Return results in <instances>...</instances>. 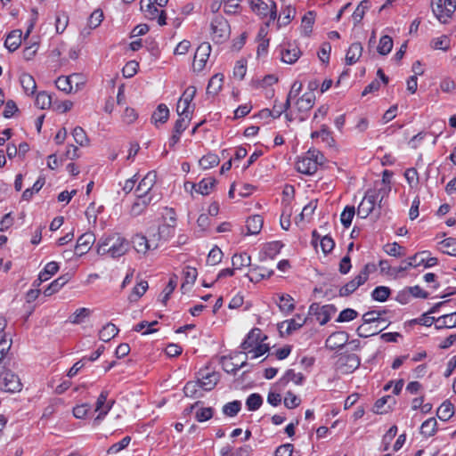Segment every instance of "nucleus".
Listing matches in <instances>:
<instances>
[{"label":"nucleus","mask_w":456,"mask_h":456,"mask_svg":"<svg viewBox=\"0 0 456 456\" xmlns=\"http://www.w3.org/2000/svg\"><path fill=\"white\" fill-rule=\"evenodd\" d=\"M439 250L449 256H456V239L450 237L439 242Z\"/></svg>","instance_id":"45"},{"label":"nucleus","mask_w":456,"mask_h":456,"mask_svg":"<svg viewBox=\"0 0 456 456\" xmlns=\"http://www.w3.org/2000/svg\"><path fill=\"white\" fill-rule=\"evenodd\" d=\"M368 192H374L378 196L379 208H381V203L385 198H387L391 191V185L376 184L374 190H369Z\"/></svg>","instance_id":"53"},{"label":"nucleus","mask_w":456,"mask_h":456,"mask_svg":"<svg viewBox=\"0 0 456 456\" xmlns=\"http://www.w3.org/2000/svg\"><path fill=\"white\" fill-rule=\"evenodd\" d=\"M169 109L164 103H160L151 116V121L157 126L159 123L164 124L168 120Z\"/></svg>","instance_id":"38"},{"label":"nucleus","mask_w":456,"mask_h":456,"mask_svg":"<svg viewBox=\"0 0 456 456\" xmlns=\"http://www.w3.org/2000/svg\"><path fill=\"white\" fill-rule=\"evenodd\" d=\"M349 335L346 331H336L330 334L325 341V346L330 350L343 347L348 341Z\"/></svg>","instance_id":"23"},{"label":"nucleus","mask_w":456,"mask_h":456,"mask_svg":"<svg viewBox=\"0 0 456 456\" xmlns=\"http://www.w3.org/2000/svg\"><path fill=\"white\" fill-rule=\"evenodd\" d=\"M393 48V39L389 36H383L380 37L379 45L377 47L378 53L381 55L388 54Z\"/></svg>","instance_id":"51"},{"label":"nucleus","mask_w":456,"mask_h":456,"mask_svg":"<svg viewBox=\"0 0 456 456\" xmlns=\"http://www.w3.org/2000/svg\"><path fill=\"white\" fill-rule=\"evenodd\" d=\"M289 106L290 103L287 100L284 103L275 101L272 110H265L263 112H267L273 118H278L289 108Z\"/></svg>","instance_id":"50"},{"label":"nucleus","mask_w":456,"mask_h":456,"mask_svg":"<svg viewBox=\"0 0 456 456\" xmlns=\"http://www.w3.org/2000/svg\"><path fill=\"white\" fill-rule=\"evenodd\" d=\"M336 312L337 308L333 305H320L314 303L309 307V314L314 315L321 325L326 324Z\"/></svg>","instance_id":"13"},{"label":"nucleus","mask_w":456,"mask_h":456,"mask_svg":"<svg viewBox=\"0 0 456 456\" xmlns=\"http://www.w3.org/2000/svg\"><path fill=\"white\" fill-rule=\"evenodd\" d=\"M91 314V310L86 307H81L77 309L72 316L70 317V322L74 324L81 323L86 317Z\"/></svg>","instance_id":"64"},{"label":"nucleus","mask_w":456,"mask_h":456,"mask_svg":"<svg viewBox=\"0 0 456 456\" xmlns=\"http://www.w3.org/2000/svg\"><path fill=\"white\" fill-rule=\"evenodd\" d=\"M156 234H150V238L142 234H135L131 240L133 248L138 254L146 255L150 250L156 249L158 240H155Z\"/></svg>","instance_id":"10"},{"label":"nucleus","mask_w":456,"mask_h":456,"mask_svg":"<svg viewBox=\"0 0 456 456\" xmlns=\"http://www.w3.org/2000/svg\"><path fill=\"white\" fill-rule=\"evenodd\" d=\"M453 415V405L451 403H443L437 410V416L442 420H447Z\"/></svg>","instance_id":"60"},{"label":"nucleus","mask_w":456,"mask_h":456,"mask_svg":"<svg viewBox=\"0 0 456 456\" xmlns=\"http://www.w3.org/2000/svg\"><path fill=\"white\" fill-rule=\"evenodd\" d=\"M431 47L435 50L448 51L451 46V40L448 36L442 35L435 37L430 42Z\"/></svg>","instance_id":"49"},{"label":"nucleus","mask_w":456,"mask_h":456,"mask_svg":"<svg viewBox=\"0 0 456 456\" xmlns=\"http://www.w3.org/2000/svg\"><path fill=\"white\" fill-rule=\"evenodd\" d=\"M157 175L154 171L148 172L137 184L134 194L149 197L155 200H161V192L156 185Z\"/></svg>","instance_id":"4"},{"label":"nucleus","mask_w":456,"mask_h":456,"mask_svg":"<svg viewBox=\"0 0 456 456\" xmlns=\"http://www.w3.org/2000/svg\"><path fill=\"white\" fill-rule=\"evenodd\" d=\"M95 241V236L92 232L83 233L77 240L75 247L76 254L83 256L87 253Z\"/></svg>","instance_id":"24"},{"label":"nucleus","mask_w":456,"mask_h":456,"mask_svg":"<svg viewBox=\"0 0 456 456\" xmlns=\"http://www.w3.org/2000/svg\"><path fill=\"white\" fill-rule=\"evenodd\" d=\"M35 104L41 110L48 109L52 105V96L46 92H40L36 97Z\"/></svg>","instance_id":"56"},{"label":"nucleus","mask_w":456,"mask_h":456,"mask_svg":"<svg viewBox=\"0 0 456 456\" xmlns=\"http://www.w3.org/2000/svg\"><path fill=\"white\" fill-rule=\"evenodd\" d=\"M148 289V282L145 281H139L134 288L133 289V291L129 295V300L131 302L137 301L147 290Z\"/></svg>","instance_id":"54"},{"label":"nucleus","mask_w":456,"mask_h":456,"mask_svg":"<svg viewBox=\"0 0 456 456\" xmlns=\"http://www.w3.org/2000/svg\"><path fill=\"white\" fill-rule=\"evenodd\" d=\"M430 252L428 250L416 253L414 256H410L404 260L400 266L395 269V273H401L408 270L411 267H418L423 265L425 268H430L437 265L438 260L436 257L429 256Z\"/></svg>","instance_id":"5"},{"label":"nucleus","mask_w":456,"mask_h":456,"mask_svg":"<svg viewBox=\"0 0 456 456\" xmlns=\"http://www.w3.org/2000/svg\"><path fill=\"white\" fill-rule=\"evenodd\" d=\"M196 87L195 86H188L182 96L179 98L177 105H176V112L177 115H190L191 117L193 112V107L191 106V103L195 97L196 94Z\"/></svg>","instance_id":"12"},{"label":"nucleus","mask_w":456,"mask_h":456,"mask_svg":"<svg viewBox=\"0 0 456 456\" xmlns=\"http://www.w3.org/2000/svg\"><path fill=\"white\" fill-rule=\"evenodd\" d=\"M263 403V398L259 394L254 393L248 395L246 400V406L248 411H256Z\"/></svg>","instance_id":"61"},{"label":"nucleus","mask_w":456,"mask_h":456,"mask_svg":"<svg viewBox=\"0 0 456 456\" xmlns=\"http://www.w3.org/2000/svg\"><path fill=\"white\" fill-rule=\"evenodd\" d=\"M232 265L235 270L251 265V256L247 253L234 254L232 257Z\"/></svg>","instance_id":"43"},{"label":"nucleus","mask_w":456,"mask_h":456,"mask_svg":"<svg viewBox=\"0 0 456 456\" xmlns=\"http://www.w3.org/2000/svg\"><path fill=\"white\" fill-rule=\"evenodd\" d=\"M354 215H355L354 207V206H346L340 215L341 224L346 228H348L352 224V220H353Z\"/></svg>","instance_id":"55"},{"label":"nucleus","mask_w":456,"mask_h":456,"mask_svg":"<svg viewBox=\"0 0 456 456\" xmlns=\"http://www.w3.org/2000/svg\"><path fill=\"white\" fill-rule=\"evenodd\" d=\"M250 4L252 11L256 14L262 18L269 17L267 25H269L270 21L277 19V5L274 1L271 0L269 3H265L263 0H252Z\"/></svg>","instance_id":"8"},{"label":"nucleus","mask_w":456,"mask_h":456,"mask_svg":"<svg viewBox=\"0 0 456 456\" xmlns=\"http://www.w3.org/2000/svg\"><path fill=\"white\" fill-rule=\"evenodd\" d=\"M212 38L216 43L224 42L230 36L231 29L228 21L222 16H216L211 21Z\"/></svg>","instance_id":"9"},{"label":"nucleus","mask_w":456,"mask_h":456,"mask_svg":"<svg viewBox=\"0 0 456 456\" xmlns=\"http://www.w3.org/2000/svg\"><path fill=\"white\" fill-rule=\"evenodd\" d=\"M130 248V242L122 235L113 233L102 237L96 246L97 254L118 258L126 255Z\"/></svg>","instance_id":"1"},{"label":"nucleus","mask_w":456,"mask_h":456,"mask_svg":"<svg viewBox=\"0 0 456 456\" xmlns=\"http://www.w3.org/2000/svg\"><path fill=\"white\" fill-rule=\"evenodd\" d=\"M296 9L291 5H286L281 12V16L278 19L279 27L288 25L295 17Z\"/></svg>","instance_id":"48"},{"label":"nucleus","mask_w":456,"mask_h":456,"mask_svg":"<svg viewBox=\"0 0 456 456\" xmlns=\"http://www.w3.org/2000/svg\"><path fill=\"white\" fill-rule=\"evenodd\" d=\"M369 277L368 266L363 269L352 281H348L339 289V295L342 297L349 296L354 292L361 285L364 284Z\"/></svg>","instance_id":"15"},{"label":"nucleus","mask_w":456,"mask_h":456,"mask_svg":"<svg viewBox=\"0 0 456 456\" xmlns=\"http://www.w3.org/2000/svg\"><path fill=\"white\" fill-rule=\"evenodd\" d=\"M266 337L262 336V331L258 328L252 329L241 343V348L249 359H256L265 354L269 346L264 343Z\"/></svg>","instance_id":"2"},{"label":"nucleus","mask_w":456,"mask_h":456,"mask_svg":"<svg viewBox=\"0 0 456 456\" xmlns=\"http://www.w3.org/2000/svg\"><path fill=\"white\" fill-rule=\"evenodd\" d=\"M175 226L167 224H162L159 225L158 232H153L152 234H156L155 240H158V245L161 240H168L175 234Z\"/></svg>","instance_id":"37"},{"label":"nucleus","mask_w":456,"mask_h":456,"mask_svg":"<svg viewBox=\"0 0 456 456\" xmlns=\"http://www.w3.org/2000/svg\"><path fill=\"white\" fill-rule=\"evenodd\" d=\"M70 276L69 273L61 275L53 281L48 287L44 290L45 297H50L58 292L65 284L69 282Z\"/></svg>","instance_id":"32"},{"label":"nucleus","mask_w":456,"mask_h":456,"mask_svg":"<svg viewBox=\"0 0 456 456\" xmlns=\"http://www.w3.org/2000/svg\"><path fill=\"white\" fill-rule=\"evenodd\" d=\"M456 327V312L444 314L436 320V329H452Z\"/></svg>","instance_id":"35"},{"label":"nucleus","mask_w":456,"mask_h":456,"mask_svg":"<svg viewBox=\"0 0 456 456\" xmlns=\"http://www.w3.org/2000/svg\"><path fill=\"white\" fill-rule=\"evenodd\" d=\"M21 382L17 375L11 371H5L0 377V388L6 392H19L21 389Z\"/></svg>","instance_id":"19"},{"label":"nucleus","mask_w":456,"mask_h":456,"mask_svg":"<svg viewBox=\"0 0 456 456\" xmlns=\"http://www.w3.org/2000/svg\"><path fill=\"white\" fill-rule=\"evenodd\" d=\"M73 138L75 142L80 146H87L89 143V139L85 132V130L80 126H76L72 132Z\"/></svg>","instance_id":"62"},{"label":"nucleus","mask_w":456,"mask_h":456,"mask_svg":"<svg viewBox=\"0 0 456 456\" xmlns=\"http://www.w3.org/2000/svg\"><path fill=\"white\" fill-rule=\"evenodd\" d=\"M118 333V329L113 323H107L99 331V338L103 342H108L115 338Z\"/></svg>","instance_id":"42"},{"label":"nucleus","mask_w":456,"mask_h":456,"mask_svg":"<svg viewBox=\"0 0 456 456\" xmlns=\"http://www.w3.org/2000/svg\"><path fill=\"white\" fill-rule=\"evenodd\" d=\"M103 20V12L100 9L94 10L87 20L88 30L84 28L82 33L90 34V30L98 28Z\"/></svg>","instance_id":"41"},{"label":"nucleus","mask_w":456,"mask_h":456,"mask_svg":"<svg viewBox=\"0 0 456 456\" xmlns=\"http://www.w3.org/2000/svg\"><path fill=\"white\" fill-rule=\"evenodd\" d=\"M264 218L260 215L249 216L246 221L247 233L246 235L258 234L263 227Z\"/></svg>","instance_id":"31"},{"label":"nucleus","mask_w":456,"mask_h":456,"mask_svg":"<svg viewBox=\"0 0 456 456\" xmlns=\"http://www.w3.org/2000/svg\"><path fill=\"white\" fill-rule=\"evenodd\" d=\"M432 12L441 23H447L456 10V0H433Z\"/></svg>","instance_id":"6"},{"label":"nucleus","mask_w":456,"mask_h":456,"mask_svg":"<svg viewBox=\"0 0 456 456\" xmlns=\"http://www.w3.org/2000/svg\"><path fill=\"white\" fill-rule=\"evenodd\" d=\"M219 163V158L216 154L214 153H208L205 156H203L200 161L199 164L203 169H209L216 166H217Z\"/></svg>","instance_id":"52"},{"label":"nucleus","mask_w":456,"mask_h":456,"mask_svg":"<svg viewBox=\"0 0 456 456\" xmlns=\"http://www.w3.org/2000/svg\"><path fill=\"white\" fill-rule=\"evenodd\" d=\"M20 82L23 91L28 95H32L36 92L37 84L34 77L28 73H23L20 77Z\"/></svg>","instance_id":"39"},{"label":"nucleus","mask_w":456,"mask_h":456,"mask_svg":"<svg viewBox=\"0 0 456 456\" xmlns=\"http://www.w3.org/2000/svg\"><path fill=\"white\" fill-rule=\"evenodd\" d=\"M274 302L278 305L280 311L286 315L295 309L294 298L289 294H276L274 297Z\"/></svg>","instance_id":"27"},{"label":"nucleus","mask_w":456,"mask_h":456,"mask_svg":"<svg viewBox=\"0 0 456 456\" xmlns=\"http://www.w3.org/2000/svg\"><path fill=\"white\" fill-rule=\"evenodd\" d=\"M315 97L313 93H305L300 98H298L295 103L297 110V115L293 117L292 113H287L285 115L289 121H292L297 118L300 122L305 121L307 118L308 111L313 108L314 104Z\"/></svg>","instance_id":"7"},{"label":"nucleus","mask_w":456,"mask_h":456,"mask_svg":"<svg viewBox=\"0 0 456 456\" xmlns=\"http://www.w3.org/2000/svg\"><path fill=\"white\" fill-rule=\"evenodd\" d=\"M305 379L301 372H295L293 370H288L284 375L276 382V387L281 390L286 387L289 382L295 385H301Z\"/></svg>","instance_id":"25"},{"label":"nucleus","mask_w":456,"mask_h":456,"mask_svg":"<svg viewBox=\"0 0 456 456\" xmlns=\"http://www.w3.org/2000/svg\"><path fill=\"white\" fill-rule=\"evenodd\" d=\"M55 85L59 90L65 93H71L74 89V85L76 91L79 89V85H84V78L80 74L59 77L55 81Z\"/></svg>","instance_id":"14"},{"label":"nucleus","mask_w":456,"mask_h":456,"mask_svg":"<svg viewBox=\"0 0 456 456\" xmlns=\"http://www.w3.org/2000/svg\"><path fill=\"white\" fill-rule=\"evenodd\" d=\"M368 2L367 1H362L354 10V12L352 14V19L354 23V25L360 23L362 20L363 19L365 12L368 9Z\"/></svg>","instance_id":"59"},{"label":"nucleus","mask_w":456,"mask_h":456,"mask_svg":"<svg viewBox=\"0 0 456 456\" xmlns=\"http://www.w3.org/2000/svg\"><path fill=\"white\" fill-rule=\"evenodd\" d=\"M211 53V45L209 43L204 42L196 49L192 67L195 71L204 69Z\"/></svg>","instance_id":"16"},{"label":"nucleus","mask_w":456,"mask_h":456,"mask_svg":"<svg viewBox=\"0 0 456 456\" xmlns=\"http://www.w3.org/2000/svg\"><path fill=\"white\" fill-rule=\"evenodd\" d=\"M273 274V270H269L263 266L254 265L250 268L249 273L247 274V276L250 281L259 282L264 279L271 277Z\"/></svg>","instance_id":"30"},{"label":"nucleus","mask_w":456,"mask_h":456,"mask_svg":"<svg viewBox=\"0 0 456 456\" xmlns=\"http://www.w3.org/2000/svg\"><path fill=\"white\" fill-rule=\"evenodd\" d=\"M59 264L55 261L47 263L44 269L39 273L37 280L33 282V286L38 287L43 281H48L59 271Z\"/></svg>","instance_id":"29"},{"label":"nucleus","mask_w":456,"mask_h":456,"mask_svg":"<svg viewBox=\"0 0 456 456\" xmlns=\"http://www.w3.org/2000/svg\"><path fill=\"white\" fill-rule=\"evenodd\" d=\"M306 322V318L301 314H296L294 318L283 321L278 324V330L283 336L289 335L300 329Z\"/></svg>","instance_id":"18"},{"label":"nucleus","mask_w":456,"mask_h":456,"mask_svg":"<svg viewBox=\"0 0 456 456\" xmlns=\"http://www.w3.org/2000/svg\"><path fill=\"white\" fill-rule=\"evenodd\" d=\"M200 390V383L198 381V379L188 381L183 387L184 395L190 397L202 396Z\"/></svg>","instance_id":"47"},{"label":"nucleus","mask_w":456,"mask_h":456,"mask_svg":"<svg viewBox=\"0 0 456 456\" xmlns=\"http://www.w3.org/2000/svg\"><path fill=\"white\" fill-rule=\"evenodd\" d=\"M377 202L378 196L367 191L357 208L358 217L364 219L369 216L374 211Z\"/></svg>","instance_id":"17"},{"label":"nucleus","mask_w":456,"mask_h":456,"mask_svg":"<svg viewBox=\"0 0 456 456\" xmlns=\"http://www.w3.org/2000/svg\"><path fill=\"white\" fill-rule=\"evenodd\" d=\"M223 252L218 247H214L208 253L207 263L208 265H216L223 259Z\"/></svg>","instance_id":"63"},{"label":"nucleus","mask_w":456,"mask_h":456,"mask_svg":"<svg viewBox=\"0 0 456 456\" xmlns=\"http://www.w3.org/2000/svg\"><path fill=\"white\" fill-rule=\"evenodd\" d=\"M301 53L297 45L289 44L281 50V61L288 64H294L299 59Z\"/></svg>","instance_id":"28"},{"label":"nucleus","mask_w":456,"mask_h":456,"mask_svg":"<svg viewBox=\"0 0 456 456\" xmlns=\"http://www.w3.org/2000/svg\"><path fill=\"white\" fill-rule=\"evenodd\" d=\"M108 395L109 392L107 390H103L98 396L95 404V411H99V414L95 418V420H102L112 408L115 401L108 400Z\"/></svg>","instance_id":"21"},{"label":"nucleus","mask_w":456,"mask_h":456,"mask_svg":"<svg viewBox=\"0 0 456 456\" xmlns=\"http://www.w3.org/2000/svg\"><path fill=\"white\" fill-rule=\"evenodd\" d=\"M21 36H22V32L20 29H14V30L11 31L8 34V36L5 39V42H4L5 47L10 52H14L15 50H17L21 44Z\"/></svg>","instance_id":"33"},{"label":"nucleus","mask_w":456,"mask_h":456,"mask_svg":"<svg viewBox=\"0 0 456 456\" xmlns=\"http://www.w3.org/2000/svg\"><path fill=\"white\" fill-rule=\"evenodd\" d=\"M159 201L149 197L135 195V200L130 207L129 214L134 217L139 216L146 211L150 205L156 204Z\"/></svg>","instance_id":"20"},{"label":"nucleus","mask_w":456,"mask_h":456,"mask_svg":"<svg viewBox=\"0 0 456 456\" xmlns=\"http://www.w3.org/2000/svg\"><path fill=\"white\" fill-rule=\"evenodd\" d=\"M324 162L323 154L316 149H309L302 157L298 158L296 162V168L299 173L305 175L314 174L318 167Z\"/></svg>","instance_id":"3"},{"label":"nucleus","mask_w":456,"mask_h":456,"mask_svg":"<svg viewBox=\"0 0 456 456\" xmlns=\"http://www.w3.org/2000/svg\"><path fill=\"white\" fill-rule=\"evenodd\" d=\"M390 295V289L386 286H379L374 289L371 297L374 300L379 302H385Z\"/></svg>","instance_id":"57"},{"label":"nucleus","mask_w":456,"mask_h":456,"mask_svg":"<svg viewBox=\"0 0 456 456\" xmlns=\"http://www.w3.org/2000/svg\"><path fill=\"white\" fill-rule=\"evenodd\" d=\"M362 46L360 43H353L346 54V62L348 65L354 64L362 56Z\"/></svg>","instance_id":"36"},{"label":"nucleus","mask_w":456,"mask_h":456,"mask_svg":"<svg viewBox=\"0 0 456 456\" xmlns=\"http://www.w3.org/2000/svg\"><path fill=\"white\" fill-rule=\"evenodd\" d=\"M315 20V14L314 12L310 11L306 12L301 20V30L302 33L305 36H308L313 29V26Z\"/></svg>","instance_id":"46"},{"label":"nucleus","mask_w":456,"mask_h":456,"mask_svg":"<svg viewBox=\"0 0 456 456\" xmlns=\"http://www.w3.org/2000/svg\"><path fill=\"white\" fill-rule=\"evenodd\" d=\"M69 24V16L66 12H61L56 14L55 29L58 34H61Z\"/></svg>","instance_id":"58"},{"label":"nucleus","mask_w":456,"mask_h":456,"mask_svg":"<svg viewBox=\"0 0 456 456\" xmlns=\"http://www.w3.org/2000/svg\"><path fill=\"white\" fill-rule=\"evenodd\" d=\"M339 368L346 373L353 372L356 370L361 363V360L358 355L354 354H345L338 359Z\"/></svg>","instance_id":"26"},{"label":"nucleus","mask_w":456,"mask_h":456,"mask_svg":"<svg viewBox=\"0 0 456 456\" xmlns=\"http://www.w3.org/2000/svg\"><path fill=\"white\" fill-rule=\"evenodd\" d=\"M223 84L224 75L221 73L215 74L208 82L207 93L212 95L217 94L222 89Z\"/></svg>","instance_id":"40"},{"label":"nucleus","mask_w":456,"mask_h":456,"mask_svg":"<svg viewBox=\"0 0 456 456\" xmlns=\"http://www.w3.org/2000/svg\"><path fill=\"white\" fill-rule=\"evenodd\" d=\"M153 1L141 0V10L148 20H157L159 26L166 24V14Z\"/></svg>","instance_id":"11"},{"label":"nucleus","mask_w":456,"mask_h":456,"mask_svg":"<svg viewBox=\"0 0 456 456\" xmlns=\"http://www.w3.org/2000/svg\"><path fill=\"white\" fill-rule=\"evenodd\" d=\"M198 381L200 383V388L203 391L212 390L217 384L219 377L215 371L206 372L203 370L199 371Z\"/></svg>","instance_id":"22"},{"label":"nucleus","mask_w":456,"mask_h":456,"mask_svg":"<svg viewBox=\"0 0 456 456\" xmlns=\"http://www.w3.org/2000/svg\"><path fill=\"white\" fill-rule=\"evenodd\" d=\"M437 430V421L435 418L425 420L420 427V434L425 437L433 436Z\"/></svg>","instance_id":"44"},{"label":"nucleus","mask_w":456,"mask_h":456,"mask_svg":"<svg viewBox=\"0 0 456 456\" xmlns=\"http://www.w3.org/2000/svg\"><path fill=\"white\" fill-rule=\"evenodd\" d=\"M216 183V180L212 176L203 178L197 183L196 192L203 196L209 195L214 191Z\"/></svg>","instance_id":"34"}]
</instances>
